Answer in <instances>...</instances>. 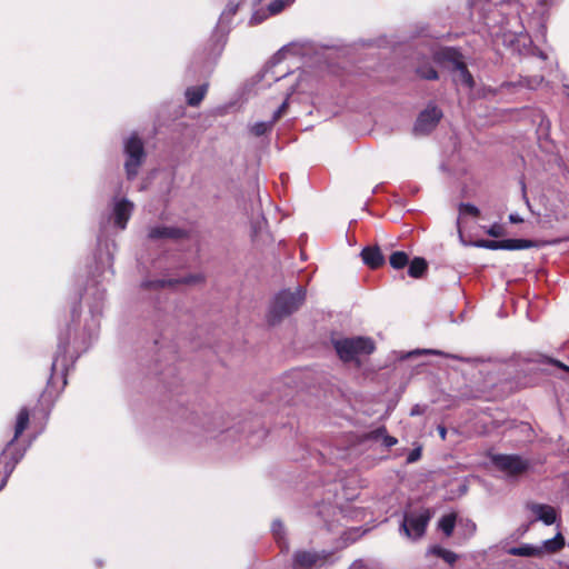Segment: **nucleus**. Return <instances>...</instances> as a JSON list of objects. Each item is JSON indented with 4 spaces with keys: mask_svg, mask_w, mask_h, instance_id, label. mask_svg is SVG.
I'll return each mask as SVG.
<instances>
[{
    "mask_svg": "<svg viewBox=\"0 0 569 569\" xmlns=\"http://www.w3.org/2000/svg\"><path fill=\"white\" fill-rule=\"evenodd\" d=\"M429 551L432 555L443 559L449 565H453L457 561V559H458V556L453 551L445 549V548H442L440 546H433V547L430 548Z\"/></svg>",
    "mask_w": 569,
    "mask_h": 569,
    "instance_id": "b1692460",
    "label": "nucleus"
},
{
    "mask_svg": "<svg viewBox=\"0 0 569 569\" xmlns=\"http://www.w3.org/2000/svg\"><path fill=\"white\" fill-rule=\"evenodd\" d=\"M509 220H510V222H512V223H519V222H522V219H521L519 216H517V214H510V216H509Z\"/></svg>",
    "mask_w": 569,
    "mask_h": 569,
    "instance_id": "e433bc0d",
    "label": "nucleus"
},
{
    "mask_svg": "<svg viewBox=\"0 0 569 569\" xmlns=\"http://www.w3.org/2000/svg\"><path fill=\"white\" fill-rule=\"evenodd\" d=\"M21 459V453L14 448V443L3 448L0 453V490L6 486L8 478Z\"/></svg>",
    "mask_w": 569,
    "mask_h": 569,
    "instance_id": "0eeeda50",
    "label": "nucleus"
},
{
    "mask_svg": "<svg viewBox=\"0 0 569 569\" xmlns=\"http://www.w3.org/2000/svg\"><path fill=\"white\" fill-rule=\"evenodd\" d=\"M442 117V112L436 106H429L426 110L421 111L415 123V131L418 133H429Z\"/></svg>",
    "mask_w": 569,
    "mask_h": 569,
    "instance_id": "1a4fd4ad",
    "label": "nucleus"
},
{
    "mask_svg": "<svg viewBox=\"0 0 569 569\" xmlns=\"http://www.w3.org/2000/svg\"><path fill=\"white\" fill-rule=\"evenodd\" d=\"M148 238L151 240H159L164 238L179 240L189 238V232L182 228L156 226L149 229Z\"/></svg>",
    "mask_w": 569,
    "mask_h": 569,
    "instance_id": "9b49d317",
    "label": "nucleus"
},
{
    "mask_svg": "<svg viewBox=\"0 0 569 569\" xmlns=\"http://www.w3.org/2000/svg\"><path fill=\"white\" fill-rule=\"evenodd\" d=\"M361 258L365 264L376 270L385 264V257L379 247H366L361 251Z\"/></svg>",
    "mask_w": 569,
    "mask_h": 569,
    "instance_id": "dca6fc26",
    "label": "nucleus"
},
{
    "mask_svg": "<svg viewBox=\"0 0 569 569\" xmlns=\"http://www.w3.org/2000/svg\"><path fill=\"white\" fill-rule=\"evenodd\" d=\"M56 368L57 359H54L51 365V375L38 401L39 406L41 407V411H43L46 416L50 413L56 400L67 386V370L62 369L58 375L56 372Z\"/></svg>",
    "mask_w": 569,
    "mask_h": 569,
    "instance_id": "7ed1b4c3",
    "label": "nucleus"
},
{
    "mask_svg": "<svg viewBox=\"0 0 569 569\" xmlns=\"http://www.w3.org/2000/svg\"><path fill=\"white\" fill-rule=\"evenodd\" d=\"M332 345L341 361H357L358 366L360 365L359 356L371 355L376 349L372 339L367 337L336 339L332 340Z\"/></svg>",
    "mask_w": 569,
    "mask_h": 569,
    "instance_id": "f03ea898",
    "label": "nucleus"
},
{
    "mask_svg": "<svg viewBox=\"0 0 569 569\" xmlns=\"http://www.w3.org/2000/svg\"><path fill=\"white\" fill-rule=\"evenodd\" d=\"M508 553L511 556L519 557H540L542 556V548L535 547L531 545H522L519 547H512L508 550Z\"/></svg>",
    "mask_w": 569,
    "mask_h": 569,
    "instance_id": "aec40b11",
    "label": "nucleus"
},
{
    "mask_svg": "<svg viewBox=\"0 0 569 569\" xmlns=\"http://www.w3.org/2000/svg\"><path fill=\"white\" fill-rule=\"evenodd\" d=\"M387 433V428L385 426H381L372 431H370L367 435V439L370 440H378L379 438H383V436Z\"/></svg>",
    "mask_w": 569,
    "mask_h": 569,
    "instance_id": "7c9ffc66",
    "label": "nucleus"
},
{
    "mask_svg": "<svg viewBox=\"0 0 569 569\" xmlns=\"http://www.w3.org/2000/svg\"><path fill=\"white\" fill-rule=\"evenodd\" d=\"M389 263L396 270L403 269L409 263V256L405 251H393L389 257Z\"/></svg>",
    "mask_w": 569,
    "mask_h": 569,
    "instance_id": "5701e85b",
    "label": "nucleus"
},
{
    "mask_svg": "<svg viewBox=\"0 0 569 569\" xmlns=\"http://www.w3.org/2000/svg\"><path fill=\"white\" fill-rule=\"evenodd\" d=\"M456 526V515L449 513L443 516L439 521V528L446 536H451Z\"/></svg>",
    "mask_w": 569,
    "mask_h": 569,
    "instance_id": "a878e982",
    "label": "nucleus"
},
{
    "mask_svg": "<svg viewBox=\"0 0 569 569\" xmlns=\"http://www.w3.org/2000/svg\"><path fill=\"white\" fill-rule=\"evenodd\" d=\"M282 530H283L282 523L280 521H274L272 525V531L278 541H280V539H282Z\"/></svg>",
    "mask_w": 569,
    "mask_h": 569,
    "instance_id": "473e14b6",
    "label": "nucleus"
},
{
    "mask_svg": "<svg viewBox=\"0 0 569 569\" xmlns=\"http://www.w3.org/2000/svg\"><path fill=\"white\" fill-rule=\"evenodd\" d=\"M493 466L505 472L509 477H518L526 473L530 468L528 459H523L519 455L498 453L492 456Z\"/></svg>",
    "mask_w": 569,
    "mask_h": 569,
    "instance_id": "39448f33",
    "label": "nucleus"
},
{
    "mask_svg": "<svg viewBox=\"0 0 569 569\" xmlns=\"http://www.w3.org/2000/svg\"><path fill=\"white\" fill-rule=\"evenodd\" d=\"M382 442H383V446L387 447V448H391L393 446H396L398 443V440L397 438L392 437V436H389L388 433H386L382 438Z\"/></svg>",
    "mask_w": 569,
    "mask_h": 569,
    "instance_id": "f704fd0d",
    "label": "nucleus"
},
{
    "mask_svg": "<svg viewBox=\"0 0 569 569\" xmlns=\"http://www.w3.org/2000/svg\"><path fill=\"white\" fill-rule=\"evenodd\" d=\"M428 270V262L422 257H415L408 268V274L413 279L422 278Z\"/></svg>",
    "mask_w": 569,
    "mask_h": 569,
    "instance_id": "6ab92c4d",
    "label": "nucleus"
},
{
    "mask_svg": "<svg viewBox=\"0 0 569 569\" xmlns=\"http://www.w3.org/2000/svg\"><path fill=\"white\" fill-rule=\"evenodd\" d=\"M68 345H69V342L67 340H64L63 342H60L59 352L64 353L67 351Z\"/></svg>",
    "mask_w": 569,
    "mask_h": 569,
    "instance_id": "4c0bfd02",
    "label": "nucleus"
},
{
    "mask_svg": "<svg viewBox=\"0 0 569 569\" xmlns=\"http://www.w3.org/2000/svg\"><path fill=\"white\" fill-rule=\"evenodd\" d=\"M549 1H550V0H539V3H541V4H545V6H546V4H548V3H549Z\"/></svg>",
    "mask_w": 569,
    "mask_h": 569,
    "instance_id": "ea45409f",
    "label": "nucleus"
},
{
    "mask_svg": "<svg viewBox=\"0 0 569 569\" xmlns=\"http://www.w3.org/2000/svg\"><path fill=\"white\" fill-rule=\"evenodd\" d=\"M270 127L266 122H258L252 128L251 131L254 136L260 137L266 134L269 131Z\"/></svg>",
    "mask_w": 569,
    "mask_h": 569,
    "instance_id": "c756f323",
    "label": "nucleus"
},
{
    "mask_svg": "<svg viewBox=\"0 0 569 569\" xmlns=\"http://www.w3.org/2000/svg\"><path fill=\"white\" fill-rule=\"evenodd\" d=\"M207 91H208V83L189 87L186 90L187 103L190 107H198L201 103V101L204 99Z\"/></svg>",
    "mask_w": 569,
    "mask_h": 569,
    "instance_id": "a211bd4d",
    "label": "nucleus"
},
{
    "mask_svg": "<svg viewBox=\"0 0 569 569\" xmlns=\"http://www.w3.org/2000/svg\"><path fill=\"white\" fill-rule=\"evenodd\" d=\"M420 457H421V449L416 448V449L411 450L410 453L408 455L407 462L412 463V462L417 461L418 459H420Z\"/></svg>",
    "mask_w": 569,
    "mask_h": 569,
    "instance_id": "72a5a7b5",
    "label": "nucleus"
},
{
    "mask_svg": "<svg viewBox=\"0 0 569 569\" xmlns=\"http://www.w3.org/2000/svg\"><path fill=\"white\" fill-rule=\"evenodd\" d=\"M127 156L124 169L128 180H133L146 159V151L142 140L137 133H132L124 142Z\"/></svg>",
    "mask_w": 569,
    "mask_h": 569,
    "instance_id": "20e7f679",
    "label": "nucleus"
},
{
    "mask_svg": "<svg viewBox=\"0 0 569 569\" xmlns=\"http://www.w3.org/2000/svg\"><path fill=\"white\" fill-rule=\"evenodd\" d=\"M306 301V290L298 286L295 291L283 289L272 299L268 313L267 322L269 326L279 325L283 319L298 311Z\"/></svg>",
    "mask_w": 569,
    "mask_h": 569,
    "instance_id": "f257e3e1",
    "label": "nucleus"
},
{
    "mask_svg": "<svg viewBox=\"0 0 569 569\" xmlns=\"http://www.w3.org/2000/svg\"><path fill=\"white\" fill-rule=\"evenodd\" d=\"M458 72L459 81L463 83L469 89H472L475 87V80L470 71L468 70L467 64L462 60L458 66L453 69Z\"/></svg>",
    "mask_w": 569,
    "mask_h": 569,
    "instance_id": "4be33fe9",
    "label": "nucleus"
},
{
    "mask_svg": "<svg viewBox=\"0 0 569 569\" xmlns=\"http://www.w3.org/2000/svg\"><path fill=\"white\" fill-rule=\"evenodd\" d=\"M202 280H203V277L201 274H190L188 277L176 278V279L147 280V281L142 282L141 287L144 289L159 290L164 287H174L177 284L197 283V282H201Z\"/></svg>",
    "mask_w": 569,
    "mask_h": 569,
    "instance_id": "9d476101",
    "label": "nucleus"
},
{
    "mask_svg": "<svg viewBox=\"0 0 569 569\" xmlns=\"http://www.w3.org/2000/svg\"><path fill=\"white\" fill-rule=\"evenodd\" d=\"M320 559H321L320 556L316 552L298 551L295 553V557H293V568L295 569H310Z\"/></svg>",
    "mask_w": 569,
    "mask_h": 569,
    "instance_id": "f3484780",
    "label": "nucleus"
},
{
    "mask_svg": "<svg viewBox=\"0 0 569 569\" xmlns=\"http://www.w3.org/2000/svg\"><path fill=\"white\" fill-rule=\"evenodd\" d=\"M478 247L489 250H522L538 247L539 243L528 239L479 240Z\"/></svg>",
    "mask_w": 569,
    "mask_h": 569,
    "instance_id": "6e6552de",
    "label": "nucleus"
},
{
    "mask_svg": "<svg viewBox=\"0 0 569 569\" xmlns=\"http://www.w3.org/2000/svg\"><path fill=\"white\" fill-rule=\"evenodd\" d=\"M417 412H418V409H413V410L411 411V415H416Z\"/></svg>",
    "mask_w": 569,
    "mask_h": 569,
    "instance_id": "a19ab883",
    "label": "nucleus"
},
{
    "mask_svg": "<svg viewBox=\"0 0 569 569\" xmlns=\"http://www.w3.org/2000/svg\"><path fill=\"white\" fill-rule=\"evenodd\" d=\"M29 422H30V411L28 408L23 407L19 410V412L17 415L16 425H14V435H13L12 439L7 443V446L14 443V448L18 449V451L21 453V458H23L26 449L21 446V443L18 441V439L24 432V430L28 428Z\"/></svg>",
    "mask_w": 569,
    "mask_h": 569,
    "instance_id": "f8f14e48",
    "label": "nucleus"
},
{
    "mask_svg": "<svg viewBox=\"0 0 569 569\" xmlns=\"http://www.w3.org/2000/svg\"><path fill=\"white\" fill-rule=\"evenodd\" d=\"M431 515L428 509H423L420 513H406L401 525V530L408 538L419 539L425 532L430 521Z\"/></svg>",
    "mask_w": 569,
    "mask_h": 569,
    "instance_id": "423d86ee",
    "label": "nucleus"
},
{
    "mask_svg": "<svg viewBox=\"0 0 569 569\" xmlns=\"http://www.w3.org/2000/svg\"><path fill=\"white\" fill-rule=\"evenodd\" d=\"M528 509L536 515V519L542 521L545 525H553L557 520V512L552 506L545 503H528Z\"/></svg>",
    "mask_w": 569,
    "mask_h": 569,
    "instance_id": "4468645a",
    "label": "nucleus"
},
{
    "mask_svg": "<svg viewBox=\"0 0 569 569\" xmlns=\"http://www.w3.org/2000/svg\"><path fill=\"white\" fill-rule=\"evenodd\" d=\"M287 108V102L284 101L278 109L277 111L273 113V121H277L281 116L282 113L284 112Z\"/></svg>",
    "mask_w": 569,
    "mask_h": 569,
    "instance_id": "c9c22d12",
    "label": "nucleus"
},
{
    "mask_svg": "<svg viewBox=\"0 0 569 569\" xmlns=\"http://www.w3.org/2000/svg\"><path fill=\"white\" fill-rule=\"evenodd\" d=\"M565 547V538L563 536L558 532L553 538L548 539L543 542L542 548V555L545 552L548 553H556L560 551Z\"/></svg>",
    "mask_w": 569,
    "mask_h": 569,
    "instance_id": "412c9836",
    "label": "nucleus"
},
{
    "mask_svg": "<svg viewBox=\"0 0 569 569\" xmlns=\"http://www.w3.org/2000/svg\"><path fill=\"white\" fill-rule=\"evenodd\" d=\"M438 431H439V436L441 437V439H446V435H447V430L443 426H439L438 427Z\"/></svg>",
    "mask_w": 569,
    "mask_h": 569,
    "instance_id": "58836bf2",
    "label": "nucleus"
},
{
    "mask_svg": "<svg viewBox=\"0 0 569 569\" xmlns=\"http://www.w3.org/2000/svg\"><path fill=\"white\" fill-rule=\"evenodd\" d=\"M133 210V203L127 199H122L114 204L113 214H114V224L124 229L127 223L131 217Z\"/></svg>",
    "mask_w": 569,
    "mask_h": 569,
    "instance_id": "ddd939ff",
    "label": "nucleus"
},
{
    "mask_svg": "<svg viewBox=\"0 0 569 569\" xmlns=\"http://www.w3.org/2000/svg\"><path fill=\"white\" fill-rule=\"evenodd\" d=\"M293 1L295 0H274L269 4V11L272 14H277V13L281 12L286 8V6H288L289 3L293 2Z\"/></svg>",
    "mask_w": 569,
    "mask_h": 569,
    "instance_id": "cd10ccee",
    "label": "nucleus"
},
{
    "mask_svg": "<svg viewBox=\"0 0 569 569\" xmlns=\"http://www.w3.org/2000/svg\"><path fill=\"white\" fill-rule=\"evenodd\" d=\"M487 233L493 238H499L503 234V228L500 224L495 223L487 230Z\"/></svg>",
    "mask_w": 569,
    "mask_h": 569,
    "instance_id": "2f4dec72",
    "label": "nucleus"
},
{
    "mask_svg": "<svg viewBox=\"0 0 569 569\" xmlns=\"http://www.w3.org/2000/svg\"><path fill=\"white\" fill-rule=\"evenodd\" d=\"M531 362H537V363H548V365H552L566 372H569V367L566 366L565 363H562L561 361L557 360V359H553L551 357H547V356H543V355H538L536 359H530Z\"/></svg>",
    "mask_w": 569,
    "mask_h": 569,
    "instance_id": "bb28decb",
    "label": "nucleus"
},
{
    "mask_svg": "<svg viewBox=\"0 0 569 569\" xmlns=\"http://www.w3.org/2000/svg\"><path fill=\"white\" fill-rule=\"evenodd\" d=\"M433 60L438 63H451L455 69L463 60V56L458 49L446 47L433 53Z\"/></svg>",
    "mask_w": 569,
    "mask_h": 569,
    "instance_id": "2eb2a0df",
    "label": "nucleus"
},
{
    "mask_svg": "<svg viewBox=\"0 0 569 569\" xmlns=\"http://www.w3.org/2000/svg\"><path fill=\"white\" fill-rule=\"evenodd\" d=\"M459 211H460V213L470 214V216H472L475 218L480 216V210L476 206H473L471 203H463V202H461L459 204Z\"/></svg>",
    "mask_w": 569,
    "mask_h": 569,
    "instance_id": "c85d7f7f",
    "label": "nucleus"
},
{
    "mask_svg": "<svg viewBox=\"0 0 569 569\" xmlns=\"http://www.w3.org/2000/svg\"><path fill=\"white\" fill-rule=\"evenodd\" d=\"M416 73L426 80H437L439 78L438 71L429 62L417 67Z\"/></svg>",
    "mask_w": 569,
    "mask_h": 569,
    "instance_id": "393cba45",
    "label": "nucleus"
}]
</instances>
